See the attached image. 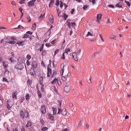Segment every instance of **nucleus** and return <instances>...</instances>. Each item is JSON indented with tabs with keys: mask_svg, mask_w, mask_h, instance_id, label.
<instances>
[{
	"mask_svg": "<svg viewBox=\"0 0 131 131\" xmlns=\"http://www.w3.org/2000/svg\"><path fill=\"white\" fill-rule=\"evenodd\" d=\"M18 61L20 64H22L23 63V59L21 58H19L18 60Z\"/></svg>",
	"mask_w": 131,
	"mask_h": 131,
	"instance_id": "a211bd4d",
	"label": "nucleus"
},
{
	"mask_svg": "<svg viewBox=\"0 0 131 131\" xmlns=\"http://www.w3.org/2000/svg\"><path fill=\"white\" fill-rule=\"evenodd\" d=\"M70 82H68L66 83V85L64 87V91L66 93H68L70 91Z\"/></svg>",
	"mask_w": 131,
	"mask_h": 131,
	"instance_id": "f03ea898",
	"label": "nucleus"
},
{
	"mask_svg": "<svg viewBox=\"0 0 131 131\" xmlns=\"http://www.w3.org/2000/svg\"><path fill=\"white\" fill-rule=\"evenodd\" d=\"M3 81H5L6 82H7L8 81H7V79L6 78H3Z\"/></svg>",
	"mask_w": 131,
	"mask_h": 131,
	"instance_id": "0e129e2a",
	"label": "nucleus"
},
{
	"mask_svg": "<svg viewBox=\"0 0 131 131\" xmlns=\"http://www.w3.org/2000/svg\"><path fill=\"white\" fill-rule=\"evenodd\" d=\"M48 72L47 73V77H50L52 73L51 70L50 68H47Z\"/></svg>",
	"mask_w": 131,
	"mask_h": 131,
	"instance_id": "6e6552de",
	"label": "nucleus"
},
{
	"mask_svg": "<svg viewBox=\"0 0 131 131\" xmlns=\"http://www.w3.org/2000/svg\"><path fill=\"white\" fill-rule=\"evenodd\" d=\"M4 39L5 40V43H7L11 44H13L15 43V42L14 41H10L9 39L7 37L5 38Z\"/></svg>",
	"mask_w": 131,
	"mask_h": 131,
	"instance_id": "7ed1b4c3",
	"label": "nucleus"
},
{
	"mask_svg": "<svg viewBox=\"0 0 131 131\" xmlns=\"http://www.w3.org/2000/svg\"><path fill=\"white\" fill-rule=\"evenodd\" d=\"M53 111V115H55L57 113V110L54 108H52Z\"/></svg>",
	"mask_w": 131,
	"mask_h": 131,
	"instance_id": "5701e85b",
	"label": "nucleus"
},
{
	"mask_svg": "<svg viewBox=\"0 0 131 131\" xmlns=\"http://www.w3.org/2000/svg\"><path fill=\"white\" fill-rule=\"evenodd\" d=\"M11 39H12V40H16V38L15 37L12 36L11 37Z\"/></svg>",
	"mask_w": 131,
	"mask_h": 131,
	"instance_id": "6e6d98bb",
	"label": "nucleus"
},
{
	"mask_svg": "<svg viewBox=\"0 0 131 131\" xmlns=\"http://www.w3.org/2000/svg\"><path fill=\"white\" fill-rule=\"evenodd\" d=\"M2 63L5 69L8 66V62L5 61H3Z\"/></svg>",
	"mask_w": 131,
	"mask_h": 131,
	"instance_id": "9d476101",
	"label": "nucleus"
},
{
	"mask_svg": "<svg viewBox=\"0 0 131 131\" xmlns=\"http://www.w3.org/2000/svg\"><path fill=\"white\" fill-rule=\"evenodd\" d=\"M88 7V6L84 5L83 6V8L84 10H85Z\"/></svg>",
	"mask_w": 131,
	"mask_h": 131,
	"instance_id": "603ef678",
	"label": "nucleus"
},
{
	"mask_svg": "<svg viewBox=\"0 0 131 131\" xmlns=\"http://www.w3.org/2000/svg\"><path fill=\"white\" fill-rule=\"evenodd\" d=\"M29 94H26V99L27 100H28L29 99Z\"/></svg>",
	"mask_w": 131,
	"mask_h": 131,
	"instance_id": "58836bf2",
	"label": "nucleus"
},
{
	"mask_svg": "<svg viewBox=\"0 0 131 131\" xmlns=\"http://www.w3.org/2000/svg\"><path fill=\"white\" fill-rule=\"evenodd\" d=\"M67 78V77L66 76H62V80L64 81H66Z\"/></svg>",
	"mask_w": 131,
	"mask_h": 131,
	"instance_id": "393cba45",
	"label": "nucleus"
},
{
	"mask_svg": "<svg viewBox=\"0 0 131 131\" xmlns=\"http://www.w3.org/2000/svg\"><path fill=\"white\" fill-rule=\"evenodd\" d=\"M25 98L24 97H21L20 99V103L22 102L24 100Z\"/></svg>",
	"mask_w": 131,
	"mask_h": 131,
	"instance_id": "e2e57ef3",
	"label": "nucleus"
},
{
	"mask_svg": "<svg viewBox=\"0 0 131 131\" xmlns=\"http://www.w3.org/2000/svg\"><path fill=\"white\" fill-rule=\"evenodd\" d=\"M49 119L51 120H53V119L54 117L52 116V115L50 114H49L48 115Z\"/></svg>",
	"mask_w": 131,
	"mask_h": 131,
	"instance_id": "6ab92c4d",
	"label": "nucleus"
},
{
	"mask_svg": "<svg viewBox=\"0 0 131 131\" xmlns=\"http://www.w3.org/2000/svg\"><path fill=\"white\" fill-rule=\"evenodd\" d=\"M15 68L17 69H18L22 70L24 68V67L22 64H19L15 66Z\"/></svg>",
	"mask_w": 131,
	"mask_h": 131,
	"instance_id": "0eeeda50",
	"label": "nucleus"
},
{
	"mask_svg": "<svg viewBox=\"0 0 131 131\" xmlns=\"http://www.w3.org/2000/svg\"><path fill=\"white\" fill-rule=\"evenodd\" d=\"M27 33V34H30V35H31L32 34V32L30 31H27V32H26Z\"/></svg>",
	"mask_w": 131,
	"mask_h": 131,
	"instance_id": "052dcab7",
	"label": "nucleus"
},
{
	"mask_svg": "<svg viewBox=\"0 0 131 131\" xmlns=\"http://www.w3.org/2000/svg\"><path fill=\"white\" fill-rule=\"evenodd\" d=\"M23 28V27L21 26V25H19L18 26V27L17 28H21L22 29Z\"/></svg>",
	"mask_w": 131,
	"mask_h": 131,
	"instance_id": "13d9d810",
	"label": "nucleus"
},
{
	"mask_svg": "<svg viewBox=\"0 0 131 131\" xmlns=\"http://www.w3.org/2000/svg\"><path fill=\"white\" fill-rule=\"evenodd\" d=\"M59 52V50L58 49H57L55 51L54 54V55H55L56 54H57Z\"/></svg>",
	"mask_w": 131,
	"mask_h": 131,
	"instance_id": "4d7b16f0",
	"label": "nucleus"
},
{
	"mask_svg": "<svg viewBox=\"0 0 131 131\" xmlns=\"http://www.w3.org/2000/svg\"><path fill=\"white\" fill-rule=\"evenodd\" d=\"M41 112L43 114H45L46 112V108L45 105H42L41 108Z\"/></svg>",
	"mask_w": 131,
	"mask_h": 131,
	"instance_id": "39448f33",
	"label": "nucleus"
},
{
	"mask_svg": "<svg viewBox=\"0 0 131 131\" xmlns=\"http://www.w3.org/2000/svg\"><path fill=\"white\" fill-rule=\"evenodd\" d=\"M49 20L51 23L53 22V17L52 15H49Z\"/></svg>",
	"mask_w": 131,
	"mask_h": 131,
	"instance_id": "4468645a",
	"label": "nucleus"
},
{
	"mask_svg": "<svg viewBox=\"0 0 131 131\" xmlns=\"http://www.w3.org/2000/svg\"><path fill=\"white\" fill-rule=\"evenodd\" d=\"M64 52L65 53V56H68V53L70 52V49L69 48L66 49Z\"/></svg>",
	"mask_w": 131,
	"mask_h": 131,
	"instance_id": "9b49d317",
	"label": "nucleus"
},
{
	"mask_svg": "<svg viewBox=\"0 0 131 131\" xmlns=\"http://www.w3.org/2000/svg\"><path fill=\"white\" fill-rule=\"evenodd\" d=\"M30 73L32 75H35V72L34 70L32 69L30 70Z\"/></svg>",
	"mask_w": 131,
	"mask_h": 131,
	"instance_id": "bb28decb",
	"label": "nucleus"
},
{
	"mask_svg": "<svg viewBox=\"0 0 131 131\" xmlns=\"http://www.w3.org/2000/svg\"><path fill=\"white\" fill-rule=\"evenodd\" d=\"M26 0H21L19 2V3L20 4H22L24 3V1Z\"/></svg>",
	"mask_w": 131,
	"mask_h": 131,
	"instance_id": "de8ad7c7",
	"label": "nucleus"
},
{
	"mask_svg": "<svg viewBox=\"0 0 131 131\" xmlns=\"http://www.w3.org/2000/svg\"><path fill=\"white\" fill-rule=\"evenodd\" d=\"M26 59H27V60L30 59L31 58V56L29 54H28L26 57Z\"/></svg>",
	"mask_w": 131,
	"mask_h": 131,
	"instance_id": "c756f323",
	"label": "nucleus"
},
{
	"mask_svg": "<svg viewBox=\"0 0 131 131\" xmlns=\"http://www.w3.org/2000/svg\"><path fill=\"white\" fill-rule=\"evenodd\" d=\"M57 83L59 85H60L61 84V81H59L58 80V79H57Z\"/></svg>",
	"mask_w": 131,
	"mask_h": 131,
	"instance_id": "c03bdc74",
	"label": "nucleus"
},
{
	"mask_svg": "<svg viewBox=\"0 0 131 131\" xmlns=\"http://www.w3.org/2000/svg\"><path fill=\"white\" fill-rule=\"evenodd\" d=\"M20 116L23 118H27L29 117V114L26 111H21L20 113Z\"/></svg>",
	"mask_w": 131,
	"mask_h": 131,
	"instance_id": "f257e3e1",
	"label": "nucleus"
},
{
	"mask_svg": "<svg viewBox=\"0 0 131 131\" xmlns=\"http://www.w3.org/2000/svg\"><path fill=\"white\" fill-rule=\"evenodd\" d=\"M30 17L29 16L27 18L28 19V22H30L31 21V19H30Z\"/></svg>",
	"mask_w": 131,
	"mask_h": 131,
	"instance_id": "69168bd1",
	"label": "nucleus"
},
{
	"mask_svg": "<svg viewBox=\"0 0 131 131\" xmlns=\"http://www.w3.org/2000/svg\"><path fill=\"white\" fill-rule=\"evenodd\" d=\"M26 64L28 66H29L30 65V62L28 60H27L26 61Z\"/></svg>",
	"mask_w": 131,
	"mask_h": 131,
	"instance_id": "864d4df0",
	"label": "nucleus"
},
{
	"mask_svg": "<svg viewBox=\"0 0 131 131\" xmlns=\"http://www.w3.org/2000/svg\"><path fill=\"white\" fill-rule=\"evenodd\" d=\"M65 52H64L62 54V57H61V58L63 60L65 59Z\"/></svg>",
	"mask_w": 131,
	"mask_h": 131,
	"instance_id": "72a5a7b5",
	"label": "nucleus"
},
{
	"mask_svg": "<svg viewBox=\"0 0 131 131\" xmlns=\"http://www.w3.org/2000/svg\"><path fill=\"white\" fill-rule=\"evenodd\" d=\"M69 106L71 108H72L73 107V105L72 103H70L69 104Z\"/></svg>",
	"mask_w": 131,
	"mask_h": 131,
	"instance_id": "774afa93",
	"label": "nucleus"
},
{
	"mask_svg": "<svg viewBox=\"0 0 131 131\" xmlns=\"http://www.w3.org/2000/svg\"><path fill=\"white\" fill-rule=\"evenodd\" d=\"M38 94L39 98H41V94L40 93V91L39 90H38Z\"/></svg>",
	"mask_w": 131,
	"mask_h": 131,
	"instance_id": "7c9ffc66",
	"label": "nucleus"
},
{
	"mask_svg": "<svg viewBox=\"0 0 131 131\" xmlns=\"http://www.w3.org/2000/svg\"><path fill=\"white\" fill-rule=\"evenodd\" d=\"M46 51L45 50H43L42 51V55H44L46 54Z\"/></svg>",
	"mask_w": 131,
	"mask_h": 131,
	"instance_id": "79ce46f5",
	"label": "nucleus"
},
{
	"mask_svg": "<svg viewBox=\"0 0 131 131\" xmlns=\"http://www.w3.org/2000/svg\"><path fill=\"white\" fill-rule=\"evenodd\" d=\"M29 36V35L27 34H25L24 35V36L23 37H22V38H27Z\"/></svg>",
	"mask_w": 131,
	"mask_h": 131,
	"instance_id": "a18cd8bd",
	"label": "nucleus"
},
{
	"mask_svg": "<svg viewBox=\"0 0 131 131\" xmlns=\"http://www.w3.org/2000/svg\"><path fill=\"white\" fill-rule=\"evenodd\" d=\"M43 46H44L43 44H42V45H41V46L40 49V52H41L42 51V50H43Z\"/></svg>",
	"mask_w": 131,
	"mask_h": 131,
	"instance_id": "a19ab883",
	"label": "nucleus"
},
{
	"mask_svg": "<svg viewBox=\"0 0 131 131\" xmlns=\"http://www.w3.org/2000/svg\"><path fill=\"white\" fill-rule=\"evenodd\" d=\"M102 16L101 14H97L96 18V20L97 21H99L101 19Z\"/></svg>",
	"mask_w": 131,
	"mask_h": 131,
	"instance_id": "f8f14e48",
	"label": "nucleus"
},
{
	"mask_svg": "<svg viewBox=\"0 0 131 131\" xmlns=\"http://www.w3.org/2000/svg\"><path fill=\"white\" fill-rule=\"evenodd\" d=\"M64 72V69L63 68H62L61 70L60 73H62L61 75H62L63 74V73Z\"/></svg>",
	"mask_w": 131,
	"mask_h": 131,
	"instance_id": "09e8293b",
	"label": "nucleus"
},
{
	"mask_svg": "<svg viewBox=\"0 0 131 131\" xmlns=\"http://www.w3.org/2000/svg\"><path fill=\"white\" fill-rule=\"evenodd\" d=\"M31 66L34 69H35L37 67V64L35 62H33L31 64Z\"/></svg>",
	"mask_w": 131,
	"mask_h": 131,
	"instance_id": "1a4fd4ad",
	"label": "nucleus"
},
{
	"mask_svg": "<svg viewBox=\"0 0 131 131\" xmlns=\"http://www.w3.org/2000/svg\"><path fill=\"white\" fill-rule=\"evenodd\" d=\"M36 0H32L29 2L28 3V6L29 7L32 6L34 5V3Z\"/></svg>",
	"mask_w": 131,
	"mask_h": 131,
	"instance_id": "423d86ee",
	"label": "nucleus"
},
{
	"mask_svg": "<svg viewBox=\"0 0 131 131\" xmlns=\"http://www.w3.org/2000/svg\"><path fill=\"white\" fill-rule=\"evenodd\" d=\"M31 123L29 121H28L26 126V127L29 128H30V127L31 126Z\"/></svg>",
	"mask_w": 131,
	"mask_h": 131,
	"instance_id": "dca6fc26",
	"label": "nucleus"
},
{
	"mask_svg": "<svg viewBox=\"0 0 131 131\" xmlns=\"http://www.w3.org/2000/svg\"><path fill=\"white\" fill-rule=\"evenodd\" d=\"M72 57L73 59L76 61H77L78 60L79 56L76 52H74L72 54Z\"/></svg>",
	"mask_w": 131,
	"mask_h": 131,
	"instance_id": "20e7f679",
	"label": "nucleus"
},
{
	"mask_svg": "<svg viewBox=\"0 0 131 131\" xmlns=\"http://www.w3.org/2000/svg\"><path fill=\"white\" fill-rule=\"evenodd\" d=\"M100 37L101 38V40L103 42H104V40L102 36V34H100Z\"/></svg>",
	"mask_w": 131,
	"mask_h": 131,
	"instance_id": "3c124183",
	"label": "nucleus"
},
{
	"mask_svg": "<svg viewBox=\"0 0 131 131\" xmlns=\"http://www.w3.org/2000/svg\"><path fill=\"white\" fill-rule=\"evenodd\" d=\"M125 2L126 3L127 5L129 6L130 7V3L128 1H125Z\"/></svg>",
	"mask_w": 131,
	"mask_h": 131,
	"instance_id": "37998d69",
	"label": "nucleus"
},
{
	"mask_svg": "<svg viewBox=\"0 0 131 131\" xmlns=\"http://www.w3.org/2000/svg\"><path fill=\"white\" fill-rule=\"evenodd\" d=\"M43 77H41L40 79V83H42V82L43 80Z\"/></svg>",
	"mask_w": 131,
	"mask_h": 131,
	"instance_id": "c9c22d12",
	"label": "nucleus"
},
{
	"mask_svg": "<svg viewBox=\"0 0 131 131\" xmlns=\"http://www.w3.org/2000/svg\"><path fill=\"white\" fill-rule=\"evenodd\" d=\"M109 37L111 40L113 39H115L116 38V36L114 35H110Z\"/></svg>",
	"mask_w": 131,
	"mask_h": 131,
	"instance_id": "f3484780",
	"label": "nucleus"
},
{
	"mask_svg": "<svg viewBox=\"0 0 131 131\" xmlns=\"http://www.w3.org/2000/svg\"><path fill=\"white\" fill-rule=\"evenodd\" d=\"M9 73V71L7 69H6L5 72V75L6 76H8Z\"/></svg>",
	"mask_w": 131,
	"mask_h": 131,
	"instance_id": "b1692460",
	"label": "nucleus"
},
{
	"mask_svg": "<svg viewBox=\"0 0 131 131\" xmlns=\"http://www.w3.org/2000/svg\"><path fill=\"white\" fill-rule=\"evenodd\" d=\"M61 113L63 115L65 116L67 112L66 111V109H63L61 111Z\"/></svg>",
	"mask_w": 131,
	"mask_h": 131,
	"instance_id": "2eb2a0df",
	"label": "nucleus"
},
{
	"mask_svg": "<svg viewBox=\"0 0 131 131\" xmlns=\"http://www.w3.org/2000/svg\"><path fill=\"white\" fill-rule=\"evenodd\" d=\"M86 36H93V35L89 32H88L87 35H86Z\"/></svg>",
	"mask_w": 131,
	"mask_h": 131,
	"instance_id": "4c0bfd02",
	"label": "nucleus"
},
{
	"mask_svg": "<svg viewBox=\"0 0 131 131\" xmlns=\"http://www.w3.org/2000/svg\"><path fill=\"white\" fill-rule=\"evenodd\" d=\"M81 50L80 49H79L77 53V55L78 56L80 57L81 56Z\"/></svg>",
	"mask_w": 131,
	"mask_h": 131,
	"instance_id": "2f4dec72",
	"label": "nucleus"
},
{
	"mask_svg": "<svg viewBox=\"0 0 131 131\" xmlns=\"http://www.w3.org/2000/svg\"><path fill=\"white\" fill-rule=\"evenodd\" d=\"M74 9L73 8L71 9V13L72 14H73L74 13Z\"/></svg>",
	"mask_w": 131,
	"mask_h": 131,
	"instance_id": "338daca9",
	"label": "nucleus"
},
{
	"mask_svg": "<svg viewBox=\"0 0 131 131\" xmlns=\"http://www.w3.org/2000/svg\"><path fill=\"white\" fill-rule=\"evenodd\" d=\"M108 6L110 8H114V5H112L111 4H110L108 5Z\"/></svg>",
	"mask_w": 131,
	"mask_h": 131,
	"instance_id": "bf43d9fd",
	"label": "nucleus"
},
{
	"mask_svg": "<svg viewBox=\"0 0 131 131\" xmlns=\"http://www.w3.org/2000/svg\"><path fill=\"white\" fill-rule=\"evenodd\" d=\"M60 67L61 68H63L64 67V63H62L61 65H60Z\"/></svg>",
	"mask_w": 131,
	"mask_h": 131,
	"instance_id": "680f3d73",
	"label": "nucleus"
},
{
	"mask_svg": "<svg viewBox=\"0 0 131 131\" xmlns=\"http://www.w3.org/2000/svg\"><path fill=\"white\" fill-rule=\"evenodd\" d=\"M48 128L46 127H42V130L43 131H46L47 130Z\"/></svg>",
	"mask_w": 131,
	"mask_h": 131,
	"instance_id": "c85d7f7f",
	"label": "nucleus"
},
{
	"mask_svg": "<svg viewBox=\"0 0 131 131\" xmlns=\"http://www.w3.org/2000/svg\"><path fill=\"white\" fill-rule=\"evenodd\" d=\"M3 104V102L2 99H0V105H2Z\"/></svg>",
	"mask_w": 131,
	"mask_h": 131,
	"instance_id": "8fccbe9b",
	"label": "nucleus"
},
{
	"mask_svg": "<svg viewBox=\"0 0 131 131\" xmlns=\"http://www.w3.org/2000/svg\"><path fill=\"white\" fill-rule=\"evenodd\" d=\"M64 20H66L67 18H68V16L66 15L65 14H64Z\"/></svg>",
	"mask_w": 131,
	"mask_h": 131,
	"instance_id": "49530a36",
	"label": "nucleus"
},
{
	"mask_svg": "<svg viewBox=\"0 0 131 131\" xmlns=\"http://www.w3.org/2000/svg\"><path fill=\"white\" fill-rule=\"evenodd\" d=\"M19 10L21 12L22 14V16H23V13L22 12L23 9L21 7L19 8Z\"/></svg>",
	"mask_w": 131,
	"mask_h": 131,
	"instance_id": "f704fd0d",
	"label": "nucleus"
},
{
	"mask_svg": "<svg viewBox=\"0 0 131 131\" xmlns=\"http://www.w3.org/2000/svg\"><path fill=\"white\" fill-rule=\"evenodd\" d=\"M67 26L70 29L72 28L71 23V22H68V23Z\"/></svg>",
	"mask_w": 131,
	"mask_h": 131,
	"instance_id": "4be33fe9",
	"label": "nucleus"
},
{
	"mask_svg": "<svg viewBox=\"0 0 131 131\" xmlns=\"http://www.w3.org/2000/svg\"><path fill=\"white\" fill-rule=\"evenodd\" d=\"M23 41H18L16 43V44H18L19 46H23L24 45L23 43Z\"/></svg>",
	"mask_w": 131,
	"mask_h": 131,
	"instance_id": "aec40b11",
	"label": "nucleus"
},
{
	"mask_svg": "<svg viewBox=\"0 0 131 131\" xmlns=\"http://www.w3.org/2000/svg\"><path fill=\"white\" fill-rule=\"evenodd\" d=\"M57 79L56 78H55L52 81L51 83L52 84H54L55 83L56 81H57Z\"/></svg>",
	"mask_w": 131,
	"mask_h": 131,
	"instance_id": "473e14b6",
	"label": "nucleus"
},
{
	"mask_svg": "<svg viewBox=\"0 0 131 131\" xmlns=\"http://www.w3.org/2000/svg\"><path fill=\"white\" fill-rule=\"evenodd\" d=\"M56 40H55V39H54V40H53L51 42V43L53 44V45H54V44H55L56 43Z\"/></svg>",
	"mask_w": 131,
	"mask_h": 131,
	"instance_id": "e433bc0d",
	"label": "nucleus"
},
{
	"mask_svg": "<svg viewBox=\"0 0 131 131\" xmlns=\"http://www.w3.org/2000/svg\"><path fill=\"white\" fill-rule=\"evenodd\" d=\"M11 3L13 5H14L15 6L16 5V2L13 1L11 2Z\"/></svg>",
	"mask_w": 131,
	"mask_h": 131,
	"instance_id": "ea45409f",
	"label": "nucleus"
},
{
	"mask_svg": "<svg viewBox=\"0 0 131 131\" xmlns=\"http://www.w3.org/2000/svg\"><path fill=\"white\" fill-rule=\"evenodd\" d=\"M17 93L16 92H14L13 94L12 95V97L13 98H14L15 97H16V96L17 95Z\"/></svg>",
	"mask_w": 131,
	"mask_h": 131,
	"instance_id": "cd10ccee",
	"label": "nucleus"
},
{
	"mask_svg": "<svg viewBox=\"0 0 131 131\" xmlns=\"http://www.w3.org/2000/svg\"><path fill=\"white\" fill-rule=\"evenodd\" d=\"M12 131H18V129L16 128H13L12 129Z\"/></svg>",
	"mask_w": 131,
	"mask_h": 131,
	"instance_id": "5fc2aeb1",
	"label": "nucleus"
},
{
	"mask_svg": "<svg viewBox=\"0 0 131 131\" xmlns=\"http://www.w3.org/2000/svg\"><path fill=\"white\" fill-rule=\"evenodd\" d=\"M45 17V15H44L41 14L40 16L38 18V20H40L42 19L43 18Z\"/></svg>",
	"mask_w": 131,
	"mask_h": 131,
	"instance_id": "a878e982",
	"label": "nucleus"
},
{
	"mask_svg": "<svg viewBox=\"0 0 131 131\" xmlns=\"http://www.w3.org/2000/svg\"><path fill=\"white\" fill-rule=\"evenodd\" d=\"M122 3L121 2H119L116 4V6L117 7L121 8L122 7Z\"/></svg>",
	"mask_w": 131,
	"mask_h": 131,
	"instance_id": "ddd939ff",
	"label": "nucleus"
},
{
	"mask_svg": "<svg viewBox=\"0 0 131 131\" xmlns=\"http://www.w3.org/2000/svg\"><path fill=\"white\" fill-rule=\"evenodd\" d=\"M11 107V105H10V104H9V102H8V101H7V109L8 110H9L10 108Z\"/></svg>",
	"mask_w": 131,
	"mask_h": 131,
	"instance_id": "412c9836",
	"label": "nucleus"
}]
</instances>
